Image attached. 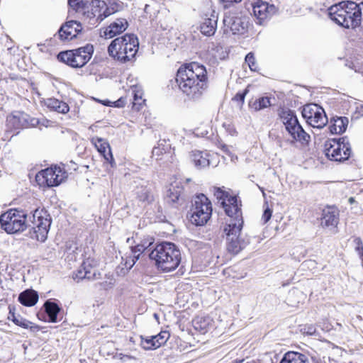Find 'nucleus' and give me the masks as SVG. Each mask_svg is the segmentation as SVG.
I'll return each instance as SVG.
<instances>
[{"label":"nucleus","instance_id":"nucleus-1","mask_svg":"<svg viewBox=\"0 0 363 363\" xmlns=\"http://www.w3.org/2000/svg\"><path fill=\"white\" fill-rule=\"evenodd\" d=\"M176 81L189 99L197 100L208 87L207 71L203 65L194 62L178 69Z\"/></svg>","mask_w":363,"mask_h":363},{"label":"nucleus","instance_id":"nucleus-2","mask_svg":"<svg viewBox=\"0 0 363 363\" xmlns=\"http://www.w3.org/2000/svg\"><path fill=\"white\" fill-rule=\"evenodd\" d=\"M361 3L344 1L335 4L328 9L330 18L345 28H356L362 20Z\"/></svg>","mask_w":363,"mask_h":363},{"label":"nucleus","instance_id":"nucleus-3","mask_svg":"<svg viewBox=\"0 0 363 363\" xmlns=\"http://www.w3.org/2000/svg\"><path fill=\"white\" fill-rule=\"evenodd\" d=\"M152 243L147 247H149ZM149 257L155 262L158 269L163 272H172L176 269L181 262V253L179 248L172 242H163L153 249L146 250Z\"/></svg>","mask_w":363,"mask_h":363},{"label":"nucleus","instance_id":"nucleus-4","mask_svg":"<svg viewBox=\"0 0 363 363\" xmlns=\"http://www.w3.org/2000/svg\"><path fill=\"white\" fill-rule=\"evenodd\" d=\"M138 46L137 37L125 34L112 40L108 47V52L113 59L125 63L135 57Z\"/></svg>","mask_w":363,"mask_h":363},{"label":"nucleus","instance_id":"nucleus-5","mask_svg":"<svg viewBox=\"0 0 363 363\" xmlns=\"http://www.w3.org/2000/svg\"><path fill=\"white\" fill-rule=\"evenodd\" d=\"M26 228L29 229V236L40 242H45L51 225V217L43 209H35L27 215Z\"/></svg>","mask_w":363,"mask_h":363},{"label":"nucleus","instance_id":"nucleus-6","mask_svg":"<svg viewBox=\"0 0 363 363\" xmlns=\"http://www.w3.org/2000/svg\"><path fill=\"white\" fill-rule=\"evenodd\" d=\"M191 223L203 225L210 219L212 214V205L210 200L203 194L196 195L190 210Z\"/></svg>","mask_w":363,"mask_h":363},{"label":"nucleus","instance_id":"nucleus-7","mask_svg":"<svg viewBox=\"0 0 363 363\" xmlns=\"http://www.w3.org/2000/svg\"><path fill=\"white\" fill-rule=\"evenodd\" d=\"M27 214L23 211L10 209L0 216L1 228L9 234H14L26 229Z\"/></svg>","mask_w":363,"mask_h":363},{"label":"nucleus","instance_id":"nucleus-8","mask_svg":"<svg viewBox=\"0 0 363 363\" xmlns=\"http://www.w3.org/2000/svg\"><path fill=\"white\" fill-rule=\"evenodd\" d=\"M324 152L330 160L342 162L349 159L352 150L348 140L345 138H341L325 141Z\"/></svg>","mask_w":363,"mask_h":363},{"label":"nucleus","instance_id":"nucleus-9","mask_svg":"<svg viewBox=\"0 0 363 363\" xmlns=\"http://www.w3.org/2000/svg\"><path fill=\"white\" fill-rule=\"evenodd\" d=\"M93 52V45L87 44L75 50L61 52L57 57L72 67H82L90 60Z\"/></svg>","mask_w":363,"mask_h":363},{"label":"nucleus","instance_id":"nucleus-10","mask_svg":"<svg viewBox=\"0 0 363 363\" xmlns=\"http://www.w3.org/2000/svg\"><path fill=\"white\" fill-rule=\"evenodd\" d=\"M243 225L227 224L224 228V233L226 235L227 249L233 254H238L247 245L248 241L245 240L242 234Z\"/></svg>","mask_w":363,"mask_h":363},{"label":"nucleus","instance_id":"nucleus-11","mask_svg":"<svg viewBox=\"0 0 363 363\" xmlns=\"http://www.w3.org/2000/svg\"><path fill=\"white\" fill-rule=\"evenodd\" d=\"M302 115L311 126L319 129L323 128L328 121L324 109L315 104L304 106Z\"/></svg>","mask_w":363,"mask_h":363},{"label":"nucleus","instance_id":"nucleus-12","mask_svg":"<svg viewBox=\"0 0 363 363\" xmlns=\"http://www.w3.org/2000/svg\"><path fill=\"white\" fill-rule=\"evenodd\" d=\"M67 177V174L60 167H50L36 174V181L40 186L48 187L60 185Z\"/></svg>","mask_w":363,"mask_h":363},{"label":"nucleus","instance_id":"nucleus-13","mask_svg":"<svg viewBox=\"0 0 363 363\" xmlns=\"http://www.w3.org/2000/svg\"><path fill=\"white\" fill-rule=\"evenodd\" d=\"M147 247L145 244H138L135 247H130V250L121 257V264L118 267V273L125 274L135 264L140 255L145 252Z\"/></svg>","mask_w":363,"mask_h":363},{"label":"nucleus","instance_id":"nucleus-14","mask_svg":"<svg viewBox=\"0 0 363 363\" xmlns=\"http://www.w3.org/2000/svg\"><path fill=\"white\" fill-rule=\"evenodd\" d=\"M225 213L230 218L228 224L243 225L242 211L238 205V199L235 196H230L227 201L221 202Z\"/></svg>","mask_w":363,"mask_h":363},{"label":"nucleus","instance_id":"nucleus-15","mask_svg":"<svg viewBox=\"0 0 363 363\" xmlns=\"http://www.w3.org/2000/svg\"><path fill=\"white\" fill-rule=\"evenodd\" d=\"M223 23L233 34H243L247 29L249 22L246 16L230 13L224 17Z\"/></svg>","mask_w":363,"mask_h":363},{"label":"nucleus","instance_id":"nucleus-16","mask_svg":"<svg viewBox=\"0 0 363 363\" xmlns=\"http://www.w3.org/2000/svg\"><path fill=\"white\" fill-rule=\"evenodd\" d=\"M285 128L291 137V143L299 142L301 144H307L310 141V135L304 131L297 118L286 124Z\"/></svg>","mask_w":363,"mask_h":363},{"label":"nucleus","instance_id":"nucleus-17","mask_svg":"<svg viewBox=\"0 0 363 363\" xmlns=\"http://www.w3.org/2000/svg\"><path fill=\"white\" fill-rule=\"evenodd\" d=\"M82 30V25L77 21H69L62 24L57 35L61 40H70L76 38Z\"/></svg>","mask_w":363,"mask_h":363},{"label":"nucleus","instance_id":"nucleus-18","mask_svg":"<svg viewBox=\"0 0 363 363\" xmlns=\"http://www.w3.org/2000/svg\"><path fill=\"white\" fill-rule=\"evenodd\" d=\"M339 223V210L334 206H328L323 209L320 225L329 230L335 229Z\"/></svg>","mask_w":363,"mask_h":363},{"label":"nucleus","instance_id":"nucleus-19","mask_svg":"<svg viewBox=\"0 0 363 363\" xmlns=\"http://www.w3.org/2000/svg\"><path fill=\"white\" fill-rule=\"evenodd\" d=\"M251 5L253 14L258 20L259 24L275 12V6L274 5H269L262 0H256Z\"/></svg>","mask_w":363,"mask_h":363},{"label":"nucleus","instance_id":"nucleus-20","mask_svg":"<svg viewBox=\"0 0 363 363\" xmlns=\"http://www.w3.org/2000/svg\"><path fill=\"white\" fill-rule=\"evenodd\" d=\"M28 116L23 113H18L17 115H11L7 117V126L11 128L19 129L28 128L30 125H35L38 121L35 118L28 121Z\"/></svg>","mask_w":363,"mask_h":363},{"label":"nucleus","instance_id":"nucleus-21","mask_svg":"<svg viewBox=\"0 0 363 363\" xmlns=\"http://www.w3.org/2000/svg\"><path fill=\"white\" fill-rule=\"evenodd\" d=\"M128 28V22L125 18L116 19L108 26L101 30V36L110 39L124 32Z\"/></svg>","mask_w":363,"mask_h":363},{"label":"nucleus","instance_id":"nucleus-22","mask_svg":"<svg viewBox=\"0 0 363 363\" xmlns=\"http://www.w3.org/2000/svg\"><path fill=\"white\" fill-rule=\"evenodd\" d=\"M218 17L213 12L210 17L205 18L200 25V30L202 34L211 36L213 35L217 28Z\"/></svg>","mask_w":363,"mask_h":363},{"label":"nucleus","instance_id":"nucleus-23","mask_svg":"<svg viewBox=\"0 0 363 363\" xmlns=\"http://www.w3.org/2000/svg\"><path fill=\"white\" fill-rule=\"evenodd\" d=\"M191 160L195 166L203 168L210 165L209 154L206 152L194 150L191 155Z\"/></svg>","mask_w":363,"mask_h":363},{"label":"nucleus","instance_id":"nucleus-24","mask_svg":"<svg viewBox=\"0 0 363 363\" xmlns=\"http://www.w3.org/2000/svg\"><path fill=\"white\" fill-rule=\"evenodd\" d=\"M18 301L23 306H33L38 301V294L34 290H26L19 294Z\"/></svg>","mask_w":363,"mask_h":363},{"label":"nucleus","instance_id":"nucleus-25","mask_svg":"<svg viewBox=\"0 0 363 363\" xmlns=\"http://www.w3.org/2000/svg\"><path fill=\"white\" fill-rule=\"evenodd\" d=\"M329 129L332 134H341L345 132L348 125V118L346 117H337L331 121Z\"/></svg>","mask_w":363,"mask_h":363},{"label":"nucleus","instance_id":"nucleus-26","mask_svg":"<svg viewBox=\"0 0 363 363\" xmlns=\"http://www.w3.org/2000/svg\"><path fill=\"white\" fill-rule=\"evenodd\" d=\"M137 199L143 203H149L154 199L152 189L150 186H141L137 188Z\"/></svg>","mask_w":363,"mask_h":363},{"label":"nucleus","instance_id":"nucleus-27","mask_svg":"<svg viewBox=\"0 0 363 363\" xmlns=\"http://www.w3.org/2000/svg\"><path fill=\"white\" fill-rule=\"evenodd\" d=\"M280 363H309L308 357L296 352L286 353Z\"/></svg>","mask_w":363,"mask_h":363},{"label":"nucleus","instance_id":"nucleus-28","mask_svg":"<svg viewBox=\"0 0 363 363\" xmlns=\"http://www.w3.org/2000/svg\"><path fill=\"white\" fill-rule=\"evenodd\" d=\"M183 193L182 186L179 184H171L167 191V200L169 203H174L179 200Z\"/></svg>","mask_w":363,"mask_h":363},{"label":"nucleus","instance_id":"nucleus-29","mask_svg":"<svg viewBox=\"0 0 363 363\" xmlns=\"http://www.w3.org/2000/svg\"><path fill=\"white\" fill-rule=\"evenodd\" d=\"M45 104L48 108L60 113H66L69 111V107L65 102L56 99H48Z\"/></svg>","mask_w":363,"mask_h":363},{"label":"nucleus","instance_id":"nucleus-30","mask_svg":"<svg viewBox=\"0 0 363 363\" xmlns=\"http://www.w3.org/2000/svg\"><path fill=\"white\" fill-rule=\"evenodd\" d=\"M44 308L49 317V321L51 323H56L57 320V314L60 311L59 306L54 302L47 301L44 303Z\"/></svg>","mask_w":363,"mask_h":363},{"label":"nucleus","instance_id":"nucleus-31","mask_svg":"<svg viewBox=\"0 0 363 363\" xmlns=\"http://www.w3.org/2000/svg\"><path fill=\"white\" fill-rule=\"evenodd\" d=\"M95 146L97 147L99 152L104 155V158L107 161L113 160V155L111 152L109 145L102 138H96Z\"/></svg>","mask_w":363,"mask_h":363},{"label":"nucleus","instance_id":"nucleus-32","mask_svg":"<svg viewBox=\"0 0 363 363\" xmlns=\"http://www.w3.org/2000/svg\"><path fill=\"white\" fill-rule=\"evenodd\" d=\"M170 145H164L162 143H159L157 147H155L152 151V157H155L157 160H162L160 157L161 155H164L165 158L168 157L170 154Z\"/></svg>","mask_w":363,"mask_h":363},{"label":"nucleus","instance_id":"nucleus-33","mask_svg":"<svg viewBox=\"0 0 363 363\" xmlns=\"http://www.w3.org/2000/svg\"><path fill=\"white\" fill-rule=\"evenodd\" d=\"M271 106L270 99L268 97H260L254 102L250 104V107L255 111H259Z\"/></svg>","mask_w":363,"mask_h":363},{"label":"nucleus","instance_id":"nucleus-34","mask_svg":"<svg viewBox=\"0 0 363 363\" xmlns=\"http://www.w3.org/2000/svg\"><path fill=\"white\" fill-rule=\"evenodd\" d=\"M11 320L18 326H20L23 328H30L32 330H34L35 329L38 328V326L34 325L30 321L21 317V316H13V319H11Z\"/></svg>","mask_w":363,"mask_h":363},{"label":"nucleus","instance_id":"nucleus-35","mask_svg":"<svg viewBox=\"0 0 363 363\" xmlns=\"http://www.w3.org/2000/svg\"><path fill=\"white\" fill-rule=\"evenodd\" d=\"M140 338V345L144 350H155L159 347V346H156L157 343L156 342V340L154 339V336L146 337H143V336H141Z\"/></svg>","mask_w":363,"mask_h":363},{"label":"nucleus","instance_id":"nucleus-36","mask_svg":"<svg viewBox=\"0 0 363 363\" xmlns=\"http://www.w3.org/2000/svg\"><path fill=\"white\" fill-rule=\"evenodd\" d=\"M279 116L284 126L286 124L291 122V121H293L294 118H297L295 113L288 108L281 109L279 113Z\"/></svg>","mask_w":363,"mask_h":363},{"label":"nucleus","instance_id":"nucleus-37","mask_svg":"<svg viewBox=\"0 0 363 363\" xmlns=\"http://www.w3.org/2000/svg\"><path fill=\"white\" fill-rule=\"evenodd\" d=\"M153 336L157 343L156 346H159L160 347L169 340L170 335L167 331H162L159 334Z\"/></svg>","mask_w":363,"mask_h":363},{"label":"nucleus","instance_id":"nucleus-38","mask_svg":"<svg viewBox=\"0 0 363 363\" xmlns=\"http://www.w3.org/2000/svg\"><path fill=\"white\" fill-rule=\"evenodd\" d=\"M133 108L138 111L140 108L142 104L144 102V100L142 99V92L138 90H133Z\"/></svg>","mask_w":363,"mask_h":363},{"label":"nucleus","instance_id":"nucleus-39","mask_svg":"<svg viewBox=\"0 0 363 363\" xmlns=\"http://www.w3.org/2000/svg\"><path fill=\"white\" fill-rule=\"evenodd\" d=\"M350 69H352L356 73L360 74L363 77V62H348L346 64Z\"/></svg>","mask_w":363,"mask_h":363},{"label":"nucleus","instance_id":"nucleus-40","mask_svg":"<svg viewBox=\"0 0 363 363\" xmlns=\"http://www.w3.org/2000/svg\"><path fill=\"white\" fill-rule=\"evenodd\" d=\"M264 209L261 220L262 223L265 224L271 219L273 210L269 206L267 202L264 203Z\"/></svg>","mask_w":363,"mask_h":363},{"label":"nucleus","instance_id":"nucleus-41","mask_svg":"<svg viewBox=\"0 0 363 363\" xmlns=\"http://www.w3.org/2000/svg\"><path fill=\"white\" fill-rule=\"evenodd\" d=\"M213 194L214 196L217 198V199L224 201H227L228 198H229L230 196H228V193L221 189L218 187H214L213 188Z\"/></svg>","mask_w":363,"mask_h":363},{"label":"nucleus","instance_id":"nucleus-42","mask_svg":"<svg viewBox=\"0 0 363 363\" xmlns=\"http://www.w3.org/2000/svg\"><path fill=\"white\" fill-rule=\"evenodd\" d=\"M245 62L247 63L250 69L252 71H256L257 69V65L255 61L254 54L252 52L248 53L245 57Z\"/></svg>","mask_w":363,"mask_h":363},{"label":"nucleus","instance_id":"nucleus-43","mask_svg":"<svg viewBox=\"0 0 363 363\" xmlns=\"http://www.w3.org/2000/svg\"><path fill=\"white\" fill-rule=\"evenodd\" d=\"M84 279H92L96 276V270L92 269L89 265H86V262H84Z\"/></svg>","mask_w":363,"mask_h":363},{"label":"nucleus","instance_id":"nucleus-44","mask_svg":"<svg viewBox=\"0 0 363 363\" xmlns=\"http://www.w3.org/2000/svg\"><path fill=\"white\" fill-rule=\"evenodd\" d=\"M354 242L356 245V251L359 252L360 257L362 258L363 260V244L362 240L359 238H356L354 240Z\"/></svg>","mask_w":363,"mask_h":363},{"label":"nucleus","instance_id":"nucleus-45","mask_svg":"<svg viewBox=\"0 0 363 363\" xmlns=\"http://www.w3.org/2000/svg\"><path fill=\"white\" fill-rule=\"evenodd\" d=\"M68 3L71 7L76 10L83 7V0H68Z\"/></svg>","mask_w":363,"mask_h":363},{"label":"nucleus","instance_id":"nucleus-46","mask_svg":"<svg viewBox=\"0 0 363 363\" xmlns=\"http://www.w3.org/2000/svg\"><path fill=\"white\" fill-rule=\"evenodd\" d=\"M247 92L248 90L245 89L243 92L237 93L233 99L238 101H240L242 104L244 102L245 95Z\"/></svg>","mask_w":363,"mask_h":363},{"label":"nucleus","instance_id":"nucleus-47","mask_svg":"<svg viewBox=\"0 0 363 363\" xmlns=\"http://www.w3.org/2000/svg\"><path fill=\"white\" fill-rule=\"evenodd\" d=\"M114 284V281L113 279H110L108 281H105L100 283V286L105 290H108V289L112 288Z\"/></svg>","mask_w":363,"mask_h":363},{"label":"nucleus","instance_id":"nucleus-48","mask_svg":"<svg viewBox=\"0 0 363 363\" xmlns=\"http://www.w3.org/2000/svg\"><path fill=\"white\" fill-rule=\"evenodd\" d=\"M303 330H304L303 333H306L307 335H312L315 333V328L312 325L306 327V328H304Z\"/></svg>","mask_w":363,"mask_h":363},{"label":"nucleus","instance_id":"nucleus-49","mask_svg":"<svg viewBox=\"0 0 363 363\" xmlns=\"http://www.w3.org/2000/svg\"><path fill=\"white\" fill-rule=\"evenodd\" d=\"M84 270V264H82V267L77 270V272L76 273V278L79 279H83Z\"/></svg>","mask_w":363,"mask_h":363},{"label":"nucleus","instance_id":"nucleus-50","mask_svg":"<svg viewBox=\"0 0 363 363\" xmlns=\"http://www.w3.org/2000/svg\"><path fill=\"white\" fill-rule=\"evenodd\" d=\"M98 11L97 8H91V12L89 11H87V16L90 18H95L96 16V12Z\"/></svg>","mask_w":363,"mask_h":363},{"label":"nucleus","instance_id":"nucleus-51","mask_svg":"<svg viewBox=\"0 0 363 363\" xmlns=\"http://www.w3.org/2000/svg\"><path fill=\"white\" fill-rule=\"evenodd\" d=\"M13 316H16V315H15V313H12V312L10 311L8 318H9V320H11V319H13Z\"/></svg>","mask_w":363,"mask_h":363},{"label":"nucleus","instance_id":"nucleus-52","mask_svg":"<svg viewBox=\"0 0 363 363\" xmlns=\"http://www.w3.org/2000/svg\"><path fill=\"white\" fill-rule=\"evenodd\" d=\"M105 16H108L111 14V12L109 11V9L108 8L106 11L104 12Z\"/></svg>","mask_w":363,"mask_h":363},{"label":"nucleus","instance_id":"nucleus-53","mask_svg":"<svg viewBox=\"0 0 363 363\" xmlns=\"http://www.w3.org/2000/svg\"><path fill=\"white\" fill-rule=\"evenodd\" d=\"M229 155L231 157V160H232V161H234L235 160H237V159H238V157H237V156H235V155H231L230 152H229Z\"/></svg>","mask_w":363,"mask_h":363},{"label":"nucleus","instance_id":"nucleus-54","mask_svg":"<svg viewBox=\"0 0 363 363\" xmlns=\"http://www.w3.org/2000/svg\"><path fill=\"white\" fill-rule=\"evenodd\" d=\"M223 150H224L225 152H228V153L229 152L228 147L226 145H223Z\"/></svg>","mask_w":363,"mask_h":363},{"label":"nucleus","instance_id":"nucleus-55","mask_svg":"<svg viewBox=\"0 0 363 363\" xmlns=\"http://www.w3.org/2000/svg\"><path fill=\"white\" fill-rule=\"evenodd\" d=\"M354 201H354V199L353 197H350V198L349 199V203H350L352 204Z\"/></svg>","mask_w":363,"mask_h":363},{"label":"nucleus","instance_id":"nucleus-56","mask_svg":"<svg viewBox=\"0 0 363 363\" xmlns=\"http://www.w3.org/2000/svg\"><path fill=\"white\" fill-rule=\"evenodd\" d=\"M242 0H230V2H235V3H238V2H240Z\"/></svg>","mask_w":363,"mask_h":363},{"label":"nucleus","instance_id":"nucleus-57","mask_svg":"<svg viewBox=\"0 0 363 363\" xmlns=\"http://www.w3.org/2000/svg\"><path fill=\"white\" fill-rule=\"evenodd\" d=\"M130 240H131V239L128 238H127L126 242H127L128 243L130 244Z\"/></svg>","mask_w":363,"mask_h":363},{"label":"nucleus","instance_id":"nucleus-58","mask_svg":"<svg viewBox=\"0 0 363 363\" xmlns=\"http://www.w3.org/2000/svg\"><path fill=\"white\" fill-rule=\"evenodd\" d=\"M147 7H148V5H147V4H146V5H145V9H145V11H147Z\"/></svg>","mask_w":363,"mask_h":363}]
</instances>
